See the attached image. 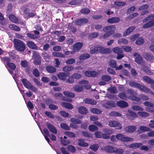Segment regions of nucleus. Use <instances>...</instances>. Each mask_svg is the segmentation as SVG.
Instances as JSON below:
<instances>
[{"instance_id":"obj_1","label":"nucleus","mask_w":154,"mask_h":154,"mask_svg":"<svg viewBox=\"0 0 154 154\" xmlns=\"http://www.w3.org/2000/svg\"><path fill=\"white\" fill-rule=\"evenodd\" d=\"M115 29L116 27L113 25L104 27L103 30L106 33L101 37L104 39H106L114 33Z\"/></svg>"},{"instance_id":"obj_2","label":"nucleus","mask_w":154,"mask_h":154,"mask_svg":"<svg viewBox=\"0 0 154 154\" xmlns=\"http://www.w3.org/2000/svg\"><path fill=\"white\" fill-rule=\"evenodd\" d=\"M149 20V21L144 24L143 26V29L148 28L154 26V14L148 15L143 20V22L145 23Z\"/></svg>"},{"instance_id":"obj_3","label":"nucleus","mask_w":154,"mask_h":154,"mask_svg":"<svg viewBox=\"0 0 154 154\" xmlns=\"http://www.w3.org/2000/svg\"><path fill=\"white\" fill-rule=\"evenodd\" d=\"M13 42L14 47L17 51L22 52L25 49V44L23 41L17 38H14L13 39Z\"/></svg>"},{"instance_id":"obj_4","label":"nucleus","mask_w":154,"mask_h":154,"mask_svg":"<svg viewBox=\"0 0 154 154\" xmlns=\"http://www.w3.org/2000/svg\"><path fill=\"white\" fill-rule=\"evenodd\" d=\"M128 85L131 87L137 88L145 92H149V89L147 88L134 81H130L128 82Z\"/></svg>"},{"instance_id":"obj_5","label":"nucleus","mask_w":154,"mask_h":154,"mask_svg":"<svg viewBox=\"0 0 154 154\" xmlns=\"http://www.w3.org/2000/svg\"><path fill=\"white\" fill-rule=\"evenodd\" d=\"M116 138L122 142L132 141L134 140L133 138L129 137H125L124 134H116Z\"/></svg>"},{"instance_id":"obj_6","label":"nucleus","mask_w":154,"mask_h":154,"mask_svg":"<svg viewBox=\"0 0 154 154\" xmlns=\"http://www.w3.org/2000/svg\"><path fill=\"white\" fill-rule=\"evenodd\" d=\"M109 125L110 127H117V129L119 130L122 128L121 124L116 121H112L109 122Z\"/></svg>"},{"instance_id":"obj_7","label":"nucleus","mask_w":154,"mask_h":154,"mask_svg":"<svg viewBox=\"0 0 154 154\" xmlns=\"http://www.w3.org/2000/svg\"><path fill=\"white\" fill-rule=\"evenodd\" d=\"M127 117L129 119L133 120L137 117V114L134 112L128 110L126 115Z\"/></svg>"},{"instance_id":"obj_8","label":"nucleus","mask_w":154,"mask_h":154,"mask_svg":"<svg viewBox=\"0 0 154 154\" xmlns=\"http://www.w3.org/2000/svg\"><path fill=\"white\" fill-rule=\"evenodd\" d=\"M143 57L146 60L152 61L154 60V56L153 54L150 53H144L143 54Z\"/></svg>"},{"instance_id":"obj_9","label":"nucleus","mask_w":154,"mask_h":154,"mask_svg":"<svg viewBox=\"0 0 154 154\" xmlns=\"http://www.w3.org/2000/svg\"><path fill=\"white\" fill-rule=\"evenodd\" d=\"M88 22V20L85 18L78 19L76 20L75 21L76 25L78 26H81Z\"/></svg>"},{"instance_id":"obj_10","label":"nucleus","mask_w":154,"mask_h":154,"mask_svg":"<svg viewBox=\"0 0 154 154\" xmlns=\"http://www.w3.org/2000/svg\"><path fill=\"white\" fill-rule=\"evenodd\" d=\"M46 125L47 127L51 132L55 134L57 133V131L56 129L52 124L47 122L46 123Z\"/></svg>"},{"instance_id":"obj_11","label":"nucleus","mask_w":154,"mask_h":154,"mask_svg":"<svg viewBox=\"0 0 154 154\" xmlns=\"http://www.w3.org/2000/svg\"><path fill=\"white\" fill-rule=\"evenodd\" d=\"M83 102L85 103L92 105H96L97 103L96 100L89 98H86L84 99Z\"/></svg>"},{"instance_id":"obj_12","label":"nucleus","mask_w":154,"mask_h":154,"mask_svg":"<svg viewBox=\"0 0 154 154\" xmlns=\"http://www.w3.org/2000/svg\"><path fill=\"white\" fill-rule=\"evenodd\" d=\"M83 46L82 42H78L75 43L73 46V51L74 52L79 51Z\"/></svg>"},{"instance_id":"obj_13","label":"nucleus","mask_w":154,"mask_h":154,"mask_svg":"<svg viewBox=\"0 0 154 154\" xmlns=\"http://www.w3.org/2000/svg\"><path fill=\"white\" fill-rule=\"evenodd\" d=\"M134 57H136L135 59V61L138 64H141L142 62L143 58L142 57L137 53H134L133 54Z\"/></svg>"},{"instance_id":"obj_14","label":"nucleus","mask_w":154,"mask_h":154,"mask_svg":"<svg viewBox=\"0 0 154 154\" xmlns=\"http://www.w3.org/2000/svg\"><path fill=\"white\" fill-rule=\"evenodd\" d=\"M137 129V128L134 126L130 125L125 128V131L128 133H132L134 132Z\"/></svg>"},{"instance_id":"obj_15","label":"nucleus","mask_w":154,"mask_h":154,"mask_svg":"<svg viewBox=\"0 0 154 154\" xmlns=\"http://www.w3.org/2000/svg\"><path fill=\"white\" fill-rule=\"evenodd\" d=\"M116 104L119 107L122 108H126L128 106L127 102L123 100L118 101L117 102Z\"/></svg>"},{"instance_id":"obj_16","label":"nucleus","mask_w":154,"mask_h":154,"mask_svg":"<svg viewBox=\"0 0 154 154\" xmlns=\"http://www.w3.org/2000/svg\"><path fill=\"white\" fill-rule=\"evenodd\" d=\"M120 20L119 17H115L108 19L107 20V22L110 23H114L119 22Z\"/></svg>"},{"instance_id":"obj_17","label":"nucleus","mask_w":154,"mask_h":154,"mask_svg":"<svg viewBox=\"0 0 154 154\" xmlns=\"http://www.w3.org/2000/svg\"><path fill=\"white\" fill-rule=\"evenodd\" d=\"M135 28L134 26H131L127 29L123 33V35L126 36L129 35L131 32L133 31Z\"/></svg>"},{"instance_id":"obj_18","label":"nucleus","mask_w":154,"mask_h":154,"mask_svg":"<svg viewBox=\"0 0 154 154\" xmlns=\"http://www.w3.org/2000/svg\"><path fill=\"white\" fill-rule=\"evenodd\" d=\"M41 63V57L38 54L36 55L34 57V63L36 65H40Z\"/></svg>"},{"instance_id":"obj_19","label":"nucleus","mask_w":154,"mask_h":154,"mask_svg":"<svg viewBox=\"0 0 154 154\" xmlns=\"http://www.w3.org/2000/svg\"><path fill=\"white\" fill-rule=\"evenodd\" d=\"M115 148L112 146L108 145L104 147V150L108 153H114Z\"/></svg>"},{"instance_id":"obj_20","label":"nucleus","mask_w":154,"mask_h":154,"mask_svg":"<svg viewBox=\"0 0 154 154\" xmlns=\"http://www.w3.org/2000/svg\"><path fill=\"white\" fill-rule=\"evenodd\" d=\"M143 79L145 82L151 85L154 84V80L147 76H143Z\"/></svg>"},{"instance_id":"obj_21","label":"nucleus","mask_w":154,"mask_h":154,"mask_svg":"<svg viewBox=\"0 0 154 154\" xmlns=\"http://www.w3.org/2000/svg\"><path fill=\"white\" fill-rule=\"evenodd\" d=\"M27 46L29 48L32 49H37V47L36 44L33 42L29 41L27 43Z\"/></svg>"},{"instance_id":"obj_22","label":"nucleus","mask_w":154,"mask_h":154,"mask_svg":"<svg viewBox=\"0 0 154 154\" xmlns=\"http://www.w3.org/2000/svg\"><path fill=\"white\" fill-rule=\"evenodd\" d=\"M23 85L26 88L29 89L31 84L26 79H23L21 80Z\"/></svg>"},{"instance_id":"obj_23","label":"nucleus","mask_w":154,"mask_h":154,"mask_svg":"<svg viewBox=\"0 0 154 154\" xmlns=\"http://www.w3.org/2000/svg\"><path fill=\"white\" fill-rule=\"evenodd\" d=\"M78 110L79 112L82 115H85L88 112L87 109L84 106L79 107Z\"/></svg>"},{"instance_id":"obj_24","label":"nucleus","mask_w":154,"mask_h":154,"mask_svg":"<svg viewBox=\"0 0 154 154\" xmlns=\"http://www.w3.org/2000/svg\"><path fill=\"white\" fill-rule=\"evenodd\" d=\"M78 141L79 142L78 143V145L81 147H87L88 146V144L84 142V140L82 139H79Z\"/></svg>"},{"instance_id":"obj_25","label":"nucleus","mask_w":154,"mask_h":154,"mask_svg":"<svg viewBox=\"0 0 154 154\" xmlns=\"http://www.w3.org/2000/svg\"><path fill=\"white\" fill-rule=\"evenodd\" d=\"M68 76V74L64 72H60L57 75L58 77L62 80H64Z\"/></svg>"},{"instance_id":"obj_26","label":"nucleus","mask_w":154,"mask_h":154,"mask_svg":"<svg viewBox=\"0 0 154 154\" xmlns=\"http://www.w3.org/2000/svg\"><path fill=\"white\" fill-rule=\"evenodd\" d=\"M73 89L75 91L79 92L82 91L83 90L84 87L82 85H76L73 87Z\"/></svg>"},{"instance_id":"obj_27","label":"nucleus","mask_w":154,"mask_h":154,"mask_svg":"<svg viewBox=\"0 0 154 154\" xmlns=\"http://www.w3.org/2000/svg\"><path fill=\"white\" fill-rule=\"evenodd\" d=\"M62 106L66 109H72L73 108V106L70 103L66 102H62L61 103Z\"/></svg>"},{"instance_id":"obj_28","label":"nucleus","mask_w":154,"mask_h":154,"mask_svg":"<svg viewBox=\"0 0 154 154\" xmlns=\"http://www.w3.org/2000/svg\"><path fill=\"white\" fill-rule=\"evenodd\" d=\"M142 143H134L130 144L129 147L131 148H138L140 147L142 145Z\"/></svg>"},{"instance_id":"obj_29","label":"nucleus","mask_w":154,"mask_h":154,"mask_svg":"<svg viewBox=\"0 0 154 154\" xmlns=\"http://www.w3.org/2000/svg\"><path fill=\"white\" fill-rule=\"evenodd\" d=\"M63 94L66 97L71 98H74L75 96V94L72 92L65 91L63 92Z\"/></svg>"},{"instance_id":"obj_30","label":"nucleus","mask_w":154,"mask_h":154,"mask_svg":"<svg viewBox=\"0 0 154 154\" xmlns=\"http://www.w3.org/2000/svg\"><path fill=\"white\" fill-rule=\"evenodd\" d=\"M112 51L114 53L116 54H122L123 52L122 49L119 47L113 48Z\"/></svg>"},{"instance_id":"obj_31","label":"nucleus","mask_w":154,"mask_h":154,"mask_svg":"<svg viewBox=\"0 0 154 154\" xmlns=\"http://www.w3.org/2000/svg\"><path fill=\"white\" fill-rule=\"evenodd\" d=\"M47 71L50 73H53L56 71V68L51 66H48L46 68Z\"/></svg>"},{"instance_id":"obj_32","label":"nucleus","mask_w":154,"mask_h":154,"mask_svg":"<svg viewBox=\"0 0 154 154\" xmlns=\"http://www.w3.org/2000/svg\"><path fill=\"white\" fill-rule=\"evenodd\" d=\"M9 19L11 22L17 23L18 22V20L16 16L13 14H11L9 16Z\"/></svg>"},{"instance_id":"obj_33","label":"nucleus","mask_w":154,"mask_h":154,"mask_svg":"<svg viewBox=\"0 0 154 154\" xmlns=\"http://www.w3.org/2000/svg\"><path fill=\"white\" fill-rule=\"evenodd\" d=\"M90 57V56L88 54H83L79 56V59L80 60H83L89 58Z\"/></svg>"},{"instance_id":"obj_34","label":"nucleus","mask_w":154,"mask_h":154,"mask_svg":"<svg viewBox=\"0 0 154 154\" xmlns=\"http://www.w3.org/2000/svg\"><path fill=\"white\" fill-rule=\"evenodd\" d=\"M91 112L93 114H101L102 111L100 109L96 108H92L91 109Z\"/></svg>"},{"instance_id":"obj_35","label":"nucleus","mask_w":154,"mask_h":154,"mask_svg":"<svg viewBox=\"0 0 154 154\" xmlns=\"http://www.w3.org/2000/svg\"><path fill=\"white\" fill-rule=\"evenodd\" d=\"M129 99L132 101L139 102L140 101L141 99L140 97H137L135 95L130 96L129 97Z\"/></svg>"},{"instance_id":"obj_36","label":"nucleus","mask_w":154,"mask_h":154,"mask_svg":"<svg viewBox=\"0 0 154 154\" xmlns=\"http://www.w3.org/2000/svg\"><path fill=\"white\" fill-rule=\"evenodd\" d=\"M74 69L73 67L72 66H64L63 68V70L65 72H69L72 71Z\"/></svg>"},{"instance_id":"obj_37","label":"nucleus","mask_w":154,"mask_h":154,"mask_svg":"<svg viewBox=\"0 0 154 154\" xmlns=\"http://www.w3.org/2000/svg\"><path fill=\"white\" fill-rule=\"evenodd\" d=\"M26 35L29 38L32 39H37L39 37V36H38V35L37 36L36 35H35L33 34H32L29 32L27 33H26Z\"/></svg>"},{"instance_id":"obj_38","label":"nucleus","mask_w":154,"mask_h":154,"mask_svg":"<svg viewBox=\"0 0 154 154\" xmlns=\"http://www.w3.org/2000/svg\"><path fill=\"white\" fill-rule=\"evenodd\" d=\"M52 55L55 57L61 58H64L65 57L63 54L60 52H53L52 53Z\"/></svg>"},{"instance_id":"obj_39","label":"nucleus","mask_w":154,"mask_h":154,"mask_svg":"<svg viewBox=\"0 0 154 154\" xmlns=\"http://www.w3.org/2000/svg\"><path fill=\"white\" fill-rule=\"evenodd\" d=\"M144 42V39L143 37L139 38L137 40L135 43L138 45H143Z\"/></svg>"},{"instance_id":"obj_40","label":"nucleus","mask_w":154,"mask_h":154,"mask_svg":"<svg viewBox=\"0 0 154 154\" xmlns=\"http://www.w3.org/2000/svg\"><path fill=\"white\" fill-rule=\"evenodd\" d=\"M89 130L92 132L96 131L98 130V128L95 125H91L89 126Z\"/></svg>"},{"instance_id":"obj_41","label":"nucleus","mask_w":154,"mask_h":154,"mask_svg":"<svg viewBox=\"0 0 154 154\" xmlns=\"http://www.w3.org/2000/svg\"><path fill=\"white\" fill-rule=\"evenodd\" d=\"M101 79L102 80L106 82H109L111 80V78L110 76L106 75H103Z\"/></svg>"},{"instance_id":"obj_42","label":"nucleus","mask_w":154,"mask_h":154,"mask_svg":"<svg viewBox=\"0 0 154 154\" xmlns=\"http://www.w3.org/2000/svg\"><path fill=\"white\" fill-rule=\"evenodd\" d=\"M9 27L11 29L14 31H19L20 30V29L19 27L14 24L9 25Z\"/></svg>"},{"instance_id":"obj_43","label":"nucleus","mask_w":154,"mask_h":154,"mask_svg":"<svg viewBox=\"0 0 154 154\" xmlns=\"http://www.w3.org/2000/svg\"><path fill=\"white\" fill-rule=\"evenodd\" d=\"M132 109L135 111H143L144 109L140 106L138 105H133L132 107Z\"/></svg>"},{"instance_id":"obj_44","label":"nucleus","mask_w":154,"mask_h":154,"mask_svg":"<svg viewBox=\"0 0 154 154\" xmlns=\"http://www.w3.org/2000/svg\"><path fill=\"white\" fill-rule=\"evenodd\" d=\"M114 102L111 101H108L107 102L106 104L104 105V107L105 108H108L109 107V106H114Z\"/></svg>"},{"instance_id":"obj_45","label":"nucleus","mask_w":154,"mask_h":154,"mask_svg":"<svg viewBox=\"0 0 154 154\" xmlns=\"http://www.w3.org/2000/svg\"><path fill=\"white\" fill-rule=\"evenodd\" d=\"M109 65L111 67L114 68L116 67L117 63L115 60H111L109 61Z\"/></svg>"},{"instance_id":"obj_46","label":"nucleus","mask_w":154,"mask_h":154,"mask_svg":"<svg viewBox=\"0 0 154 154\" xmlns=\"http://www.w3.org/2000/svg\"><path fill=\"white\" fill-rule=\"evenodd\" d=\"M138 115L141 117H146L149 116V114L145 112H137Z\"/></svg>"},{"instance_id":"obj_47","label":"nucleus","mask_w":154,"mask_h":154,"mask_svg":"<svg viewBox=\"0 0 154 154\" xmlns=\"http://www.w3.org/2000/svg\"><path fill=\"white\" fill-rule=\"evenodd\" d=\"M98 144H95L91 145L89 147V149L94 151H97L99 148Z\"/></svg>"},{"instance_id":"obj_48","label":"nucleus","mask_w":154,"mask_h":154,"mask_svg":"<svg viewBox=\"0 0 154 154\" xmlns=\"http://www.w3.org/2000/svg\"><path fill=\"white\" fill-rule=\"evenodd\" d=\"M124 152V150L122 149H118L115 147L114 153L116 154H123Z\"/></svg>"},{"instance_id":"obj_49","label":"nucleus","mask_w":154,"mask_h":154,"mask_svg":"<svg viewBox=\"0 0 154 154\" xmlns=\"http://www.w3.org/2000/svg\"><path fill=\"white\" fill-rule=\"evenodd\" d=\"M60 126L61 128L64 130L67 131L70 130V128L69 127L68 125H67L65 123H61L60 125Z\"/></svg>"},{"instance_id":"obj_50","label":"nucleus","mask_w":154,"mask_h":154,"mask_svg":"<svg viewBox=\"0 0 154 154\" xmlns=\"http://www.w3.org/2000/svg\"><path fill=\"white\" fill-rule=\"evenodd\" d=\"M70 121L75 124H80L82 123L81 120L75 118H71L70 119Z\"/></svg>"},{"instance_id":"obj_51","label":"nucleus","mask_w":154,"mask_h":154,"mask_svg":"<svg viewBox=\"0 0 154 154\" xmlns=\"http://www.w3.org/2000/svg\"><path fill=\"white\" fill-rule=\"evenodd\" d=\"M42 56L46 61L48 60L50 57V56L46 52H42Z\"/></svg>"},{"instance_id":"obj_52","label":"nucleus","mask_w":154,"mask_h":154,"mask_svg":"<svg viewBox=\"0 0 154 154\" xmlns=\"http://www.w3.org/2000/svg\"><path fill=\"white\" fill-rule=\"evenodd\" d=\"M98 34L97 32H93L89 34L88 36V38L89 39H91L97 37L98 36Z\"/></svg>"},{"instance_id":"obj_53","label":"nucleus","mask_w":154,"mask_h":154,"mask_svg":"<svg viewBox=\"0 0 154 154\" xmlns=\"http://www.w3.org/2000/svg\"><path fill=\"white\" fill-rule=\"evenodd\" d=\"M75 62V60L72 58L67 59L66 61V63L67 65L72 64L74 63Z\"/></svg>"},{"instance_id":"obj_54","label":"nucleus","mask_w":154,"mask_h":154,"mask_svg":"<svg viewBox=\"0 0 154 154\" xmlns=\"http://www.w3.org/2000/svg\"><path fill=\"white\" fill-rule=\"evenodd\" d=\"M118 97L121 99L125 100H126L127 97L126 94L124 93H120L118 95Z\"/></svg>"},{"instance_id":"obj_55","label":"nucleus","mask_w":154,"mask_h":154,"mask_svg":"<svg viewBox=\"0 0 154 154\" xmlns=\"http://www.w3.org/2000/svg\"><path fill=\"white\" fill-rule=\"evenodd\" d=\"M68 149L72 153H74L76 151L75 147L72 145H69L67 146Z\"/></svg>"},{"instance_id":"obj_56","label":"nucleus","mask_w":154,"mask_h":154,"mask_svg":"<svg viewBox=\"0 0 154 154\" xmlns=\"http://www.w3.org/2000/svg\"><path fill=\"white\" fill-rule=\"evenodd\" d=\"M80 12L82 14H88L90 12V11L89 9L85 8L82 9Z\"/></svg>"},{"instance_id":"obj_57","label":"nucleus","mask_w":154,"mask_h":154,"mask_svg":"<svg viewBox=\"0 0 154 154\" xmlns=\"http://www.w3.org/2000/svg\"><path fill=\"white\" fill-rule=\"evenodd\" d=\"M114 4L115 5L119 7L124 6L126 4L125 2L119 1L115 2Z\"/></svg>"},{"instance_id":"obj_58","label":"nucleus","mask_w":154,"mask_h":154,"mask_svg":"<svg viewBox=\"0 0 154 154\" xmlns=\"http://www.w3.org/2000/svg\"><path fill=\"white\" fill-rule=\"evenodd\" d=\"M33 75L35 77H38L40 75V73L37 69H34L32 72Z\"/></svg>"},{"instance_id":"obj_59","label":"nucleus","mask_w":154,"mask_h":154,"mask_svg":"<svg viewBox=\"0 0 154 154\" xmlns=\"http://www.w3.org/2000/svg\"><path fill=\"white\" fill-rule=\"evenodd\" d=\"M7 66L11 69L14 70L15 69L16 66L15 64L12 63H7Z\"/></svg>"},{"instance_id":"obj_60","label":"nucleus","mask_w":154,"mask_h":154,"mask_svg":"<svg viewBox=\"0 0 154 154\" xmlns=\"http://www.w3.org/2000/svg\"><path fill=\"white\" fill-rule=\"evenodd\" d=\"M98 46L95 47L90 51V53L91 54H94L98 52Z\"/></svg>"},{"instance_id":"obj_61","label":"nucleus","mask_w":154,"mask_h":154,"mask_svg":"<svg viewBox=\"0 0 154 154\" xmlns=\"http://www.w3.org/2000/svg\"><path fill=\"white\" fill-rule=\"evenodd\" d=\"M122 49L123 51L126 52H130L132 50L131 47L128 46H123Z\"/></svg>"},{"instance_id":"obj_62","label":"nucleus","mask_w":154,"mask_h":154,"mask_svg":"<svg viewBox=\"0 0 154 154\" xmlns=\"http://www.w3.org/2000/svg\"><path fill=\"white\" fill-rule=\"evenodd\" d=\"M82 135L85 137L90 138L91 137V134L89 132L87 131H83L82 132Z\"/></svg>"},{"instance_id":"obj_63","label":"nucleus","mask_w":154,"mask_h":154,"mask_svg":"<svg viewBox=\"0 0 154 154\" xmlns=\"http://www.w3.org/2000/svg\"><path fill=\"white\" fill-rule=\"evenodd\" d=\"M94 135L96 138H102V133L100 131H97L94 133Z\"/></svg>"},{"instance_id":"obj_64","label":"nucleus","mask_w":154,"mask_h":154,"mask_svg":"<svg viewBox=\"0 0 154 154\" xmlns=\"http://www.w3.org/2000/svg\"><path fill=\"white\" fill-rule=\"evenodd\" d=\"M48 108L51 110H55L57 109L58 107L56 105L53 104H50L48 105Z\"/></svg>"}]
</instances>
